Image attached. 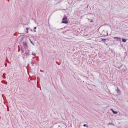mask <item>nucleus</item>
<instances>
[{"mask_svg":"<svg viewBox=\"0 0 128 128\" xmlns=\"http://www.w3.org/2000/svg\"><path fill=\"white\" fill-rule=\"evenodd\" d=\"M114 114H118V112H114Z\"/></svg>","mask_w":128,"mask_h":128,"instance_id":"16","label":"nucleus"},{"mask_svg":"<svg viewBox=\"0 0 128 128\" xmlns=\"http://www.w3.org/2000/svg\"><path fill=\"white\" fill-rule=\"evenodd\" d=\"M108 126H114L112 123H109Z\"/></svg>","mask_w":128,"mask_h":128,"instance_id":"8","label":"nucleus"},{"mask_svg":"<svg viewBox=\"0 0 128 128\" xmlns=\"http://www.w3.org/2000/svg\"><path fill=\"white\" fill-rule=\"evenodd\" d=\"M30 53V50H26V54H28Z\"/></svg>","mask_w":128,"mask_h":128,"instance_id":"5","label":"nucleus"},{"mask_svg":"<svg viewBox=\"0 0 128 128\" xmlns=\"http://www.w3.org/2000/svg\"><path fill=\"white\" fill-rule=\"evenodd\" d=\"M6 66H7V65H6Z\"/></svg>","mask_w":128,"mask_h":128,"instance_id":"21","label":"nucleus"},{"mask_svg":"<svg viewBox=\"0 0 128 128\" xmlns=\"http://www.w3.org/2000/svg\"><path fill=\"white\" fill-rule=\"evenodd\" d=\"M84 128H86V126L87 128H88V126H86V124H84Z\"/></svg>","mask_w":128,"mask_h":128,"instance_id":"13","label":"nucleus"},{"mask_svg":"<svg viewBox=\"0 0 128 128\" xmlns=\"http://www.w3.org/2000/svg\"><path fill=\"white\" fill-rule=\"evenodd\" d=\"M106 36H108V33H107Z\"/></svg>","mask_w":128,"mask_h":128,"instance_id":"17","label":"nucleus"},{"mask_svg":"<svg viewBox=\"0 0 128 128\" xmlns=\"http://www.w3.org/2000/svg\"><path fill=\"white\" fill-rule=\"evenodd\" d=\"M122 42H126V40L124 38H122Z\"/></svg>","mask_w":128,"mask_h":128,"instance_id":"6","label":"nucleus"},{"mask_svg":"<svg viewBox=\"0 0 128 128\" xmlns=\"http://www.w3.org/2000/svg\"><path fill=\"white\" fill-rule=\"evenodd\" d=\"M120 90L118 89L117 90V94H120Z\"/></svg>","mask_w":128,"mask_h":128,"instance_id":"9","label":"nucleus"},{"mask_svg":"<svg viewBox=\"0 0 128 128\" xmlns=\"http://www.w3.org/2000/svg\"><path fill=\"white\" fill-rule=\"evenodd\" d=\"M29 40L31 44L33 45L34 46V42H32V40L29 39Z\"/></svg>","mask_w":128,"mask_h":128,"instance_id":"7","label":"nucleus"},{"mask_svg":"<svg viewBox=\"0 0 128 128\" xmlns=\"http://www.w3.org/2000/svg\"><path fill=\"white\" fill-rule=\"evenodd\" d=\"M26 30H28L26 32V34H28V28H26Z\"/></svg>","mask_w":128,"mask_h":128,"instance_id":"11","label":"nucleus"},{"mask_svg":"<svg viewBox=\"0 0 128 128\" xmlns=\"http://www.w3.org/2000/svg\"><path fill=\"white\" fill-rule=\"evenodd\" d=\"M88 22H92V20L90 19H88Z\"/></svg>","mask_w":128,"mask_h":128,"instance_id":"10","label":"nucleus"},{"mask_svg":"<svg viewBox=\"0 0 128 128\" xmlns=\"http://www.w3.org/2000/svg\"><path fill=\"white\" fill-rule=\"evenodd\" d=\"M22 52H24V50H22Z\"/></svg>","mask_w":128,"mask_h":128,"instance_id":"20","label":"nucleus"},{"mask_svg":"<svg viewBox=\"0 0 128 128\" xmlns=\"http://www.w3.org/2000/svg\"><path fill=\"white\" fill-rule=\"evenodd\" d=\"M36 30V27H34V30Z\"/></svg>","mask_w":128,"mask_h":128,"instance_id":"15","label":"nucleus"},{"mask_svg":"<svg viewBox=\"0 0 128 128\" xmlns=\"http://www.w3.org/2000/svg\"><path fill=\"white\" fill-rule=\"evenodd\" d=\"M102 42H104V40H105V42L106 40V39H102Z\"/></svg>","mask_w":128,"mask_h":128,"instance_id":"14","label":"nucleus"},{"mask_svg":"<svg viewBox=\"0 0 128 128\" xmlns=\"http://www.w3.org/2000/svg\"><path fill=\"white\" fill-rule=\"evenodd\" d=\"M120 70L122 72H126V66H122L121 67Z\"/></svg>","mask_w":128,"mask_h":128,"instance_id":"2","label":"nucleus"},{"mask_svg":"<svg viewBox=\"0 0 128 128\" xmlns=\"http://www.w3.org/2000/svg\"><path fill=\"white\" fill-rule=\"evenodd\" d=\"M114 38L116 40V42H118V40H122L120 38L118 37H114Z\"/></svg>","mask_w":128,"mask_h":128,"instance_id":"3","label":"nucleus"},{"mask_svg":"<svg viewBox=\"0 0 128 128\" xmlns=\"http://www.w3.org/2000/svg\"><path fill=\"white\" fill-rule=\"evenodd\" d=\"M62 24H68V18L66 16H64L62 20Z\"/></svg>","mask_w":128,"mask_h":128,"instance_id":"1","label":"nucleus"},{"mask_svg":"<svg viewBox=\"0 0 128 128\" xmlns=\"http://www.w3.org/2000/svg\"><path fill=\"white\" fill-rule=\"evenodd\" d=\"M23 44H24V46L25 48H28V44H26V42H24L23 43Z\"/></svg>","mask_w":128,"mask_h":128,"instance_id":"4","label":"nucleus"},{"mask_svg":"<svg viewBox=\"0 0 128 128\" xmlns=\"http://www.w3.org/2000/svg\"><path fill=\"white\" fill-rule=\"evenodd\" d=\"M5 84L7 85L8 84L6 83H5Z\"/></svg>","mask_w":128,"mask_h":128,"instance_id":"19","label":"nucleus"},{"mask_svg":"<svg viewBox=\"0 0 128 128\" xmlns=\"http://www.w3.org/2000/svg\"><path fill=\"white\" fill-rule=\"evenodd\" d=\"M34 32H36V30H34Z\"/></svg>","mask_w":128,"mask_h":128,"instance_id":"18","label":"nucleus"},{"mask_svg":"<svg viewBox=\"0 0 128 128\" xmlns=\"http://www.w3.org/2000/svg\"><path fill=\"white\" fill-rule=\"evenodd\" d=\"M112 110V112H115L114 110L112 109H110Z\"/></svg>","mask_w":128,"mask_h":128,"instance_id":"12","label":"nucleus"},{"mask_svg":"<svg viewBox=\"0 0 128 128\" xmlns=\"http://www.w3.org/2000/svg\"><path fill=\"white\" fill-rule=\"evenodd\" d=\"M8 112H10V110H8Z\"/></svg>","mask_w":128,"mask_h":128,"instance_id":"22","label":"nucleus"}]
</instances>
